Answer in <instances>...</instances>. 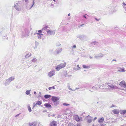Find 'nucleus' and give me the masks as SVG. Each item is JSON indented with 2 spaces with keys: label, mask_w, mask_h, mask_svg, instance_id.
<instances>
[{
  "label": "nucleus",
  "mask_w": 126,
  "mask_h": 126,
  "mask_svg": "<svg viewBox=\"0 0 126 126\" xmlns=\"http://www.w3.org/2000/svg\"><path fill=\"white\" fill-rule=\"evenodd\" d=\"M112 61H116V60H112Z\"/></svg>",
  "instance_id": "69168bd1"
},
{
  "label": "nucleus",
  "mask_w": 126,
  "mask_h": 126,
  "mask_svg": "<svg viewBox=\"0 0 126 126\" xmlns=\"http://www.w3.org/2000/svg\"><path fill=\"white\" fill-rule=\"evenodd\" d=\"M38 32L39 33H41L42 32V31L40 30H39L38 31Z\"/></svg>",
  "instance_id": "603ef678"
},
{
  "label": "nucleus",
  "mask_w": 126,
  "mask_h": 126,
  "mask_svg": "<svg viewBox=\"0 0 126 126\" xmlns=\"http://www.w3.org/2000/svg\"><path fill=\"white\" fill-rule=\"evenodd\" d=\"M73 47L74 48H75L76 47V45H74L73 46Z\"/></svg>",
  "instance_id": "3c124183"
},
{
  "label": "nucleus",
  "mask_w": 126,
  "mask_h": 126,
  "mask_svg": "<svg viewBox=\"0 0 126 126\" xmlns=\"http://www.w3.org/2000/svg\"><path fill=\"white\" fill-rule=\"evenodd\" d=\"M34 94H36V93L35 91L34 92Z\"/></svg>",
  "instance_id": "052dcab7"
},
{
  "label": "nucleus",
  "mask_w": 126,
  "mask_h": 126,
  "mask_svg": "<svg viewBox=\"0 0 126 126\" xmlns=\"http://www.w3.org/2000/svg\"><path fill=\"white\" fill-rule=\"evenodd\" d=\"M83 17H84L85 18H86V16H85V15H84V16H83Z\"/></svg>",
  "instance_id": "bf43d9fd"
},
{
  "label": "nucleus",
  "mask_w": 126,
  "mask_h": 126,
  "mask_svg": "<svg viewBox=\"0 0 126 126\" xmlns=\"http://www.w3.org/2000/svg\"><path fill=\"white\" fill-rule=\"evenodd\" d=\"M104 56V55L103 54H101L100 55H98L96 56H94V58L97 59H99L100 57H102Z\"/></svg>",
  "instance_id": "dca6fc26"
},
{
  "label": "nucleus",
  "mask_w": 126,
  "mask_h": 126,
  "mask_svg": "<svg viewBox=\"0 0 126 126\" xmlns=\"http://www.w3.org/2000/svg\"><path fill=\"white\" fill-rule=\"evenodd\" d=\"M19 114H17V115H16L15 116V117H16L17 116H19Z\"/></svg>",
  "instance_id": "4d7b16f0"
},
{
  "label": "nucleus",
  "mask_w": 126,
  "mask_h": 126,
  "mask_svg": "<svg viewBox=\"0 0 126 126\" xmlns=\"http://www.w3.org/2000/svg\"><path fill=\"white\" fill-rule=\"evenodd\" d=\"M108 85L109 87L112 89H118V87L116 86L113 85L110 83L108 84Z\"/></svg>",
  "instance_id": "6e6552de"
},
{
  "label": "nucleus",
  "mask_w": 126,
  "mask_h": 126,
  "mask_svg": "<svg viewBox=\"0 0 126 126\" xmlns=\"http://www.w3.org/2000/svg\"><path fill=\"white\" fill-rule=\"evenodd\" d=\"M29 32V30L27 29H25L24 31L22 32L21 34V38H23L24 37L28 36Z\"/></svg>",
  "instance_id": "7ed1b4c3"
},
{
  "label": "nucleus",
  "mask_w": 126,
  "mask_h": 126,
  "mask_svg": "<svg viewBox=\"0 0 126 126\" xmlns=\"http://www.w3.org/2000/svg\"><path fill=\"white\" fill-rule=\"evenodd\" d=\"M33 124H34L33 122L32 123H31L29 124V126H33Z\"/></svg>",
  "instance_id": "37998d69"
},
{
  "label": "nucleus",
  "mask_w": 126,
  "mask_h": 126,
  "mask_svg": "<svg viewBox=\"0 0 126 126\" xmlns=\"http://www.w3.org/2000/svg\"><path fill=\"white\" fill-rule=\"evenodd\" d=\"M66 63H61L60 64L57 65L56 67V70L58 71L62 68L64 67L66 65Z\"/></svg>",
  "instance_id": "20e7f679"
},
{
  "label": "nucleus",
  "mask_w": 126,
  "mask_h": 126,
  "mask_svg": "<svg viewBox=\"0 0 126 126\" xmlns=\"http://www.w3.org/2000/svg\"><path fill=\"white\" fill-rule=\"evenodd\" d=\"M77 67H78V68H74V69L75 70H80V68L79 67V65H78L77 66Z\"/></svg>",
  "instance_id": "72a5a7b5"
},
{
  "label": "nucleus",
  "mask_w": 126,
  "mask_h": 126,
  "mask_svg": "<svg viewBox=\"0 0 126 126\" xmlns=\"http://www.w3.org/2000/svg\"><path fill=\"white\" fill-rule=\"evenodd\" d=\"M75 126H81V124L79 123L77 124Z\"/></svg>",
  "instance_id": "de8ad7c7"
},
{
  "label": "nucleus",
  "mask_w": 126,
  "mask_h": 126,
  "mask_svg": "<svg viewBox=\"0 0 126 126\" xmlns=\"http://www.w3.org/2000/svg\"><path fill=\"white\" fill-rule=\"evenodd\" d=\"M51 96L50 95H48V94H46L44 95V97L46 99H47L48 98H49Z\"/></svg>",
  "instance_id": "bb28decb"
},
{
  "label": "nucleus",
  "mask_w": 126,
  "mask_h": 126,
  "mask_svg": "<svg viewBox=\"0 0 126 126\" xmlns=\"http://www.w3.org/2000/svg\"><path fill=\"white\" fill-rule=\"evenodd\" d=\"M37 103L35 104L34 105V106L33 107V108H34V107H35L37 105Z\"/></svg>",
  "instance_id": "5fc2aeb1"
},
{
  "label": "nucleus",
  "mask_w": 126,
  "mask_h": 126,
  "mask_svg": "<svg viewBox=\"0 0 126 126\" xmlns=\"http://www.w3.org/2000/svg\"><path fill=\"white\" fill-rule=\"evenodd\" d=\"M63 105L64 106H69L70 105V104H68V103H63Z\"/></svg>",
  "instance_id": "79ce46f5"
},
{
  "label": "nucleus",
  "mask_w": 126,
  "mask_h": 126,
  "mask_svg": "<svg viewBox=\"0 0 126 126\" xmlns=\"http://www.w3.org/2000/svg\"><path fill=\"white\" fill-rule=\"evenodd\" d=\"M47 76L49 77H51L54 76L55 74V71L54 70L51 71L47 73Z\"/></svg>",
  "instance_id": "39448f33"
},
{
  "label": "nucleus",
  "mask_w": 126,
  "mask_h": 126,
  "mask_svg": "<svg viewBox=\"0 0 126 126\" xmlns=\"http://www.w3.org/2000/svg\"><path fill=\"white\" fill-rule=\"evenodd\" d=\"M118 71L125 72V71L124 70V68H121L120 67L118 68Z\"/></svg>",
  "instance_id": "aec40b11"
},
{
  "label": "nucleus",
  "mask_w": 126,
  "mask_h": 126,
  "mask_svg": "<svg viewBox=\"0 0 126 126\" xmlns=\"http://www.w3.org/2000/svg\"><path fill=\"white\" fill-rule=\"evenodd\" d=\"M62 50L61 48H59L57 49L53 52L54 54L55 55H57L61 53Z\"/></svg>",
  "instance_id": "423d86ee"
},
{
  "label": "nucleus",
  "mask_w": 126,
  "mask_h": 126,
  "mask_svg": "<svg viewBox=\"0 0 126 126\" xmlns=\"http://www.w3.org/2000/svg\"><path fill=\"white\" fill-rule=\"evenodd\" d=\"M37 60L36 59V58L35 57L33 58L31 60V62L34 63L37 62Z\"/></svg>",
  "instance_id": "a211bd4d"
},
{
  "label": "nucleus",
  "mask_w": 126,
  "mask_h": 126,
  "mask_svg": "<svg viewBox=\"0 0 126 126\" xmlns=\"http://www.w3.org/2000/svg\"><path fill=\"white\" fill-rule=\"evenodd\" d=\"M86 118L87 120V122L89 123H91L93 120V118L89 115H88Z\"/></svg>",
  "instance_id": "9b49d317"
},
{
  "label": "nucleus",
  "mask_w": 126,
  "mask_h": 126,
  "mask_svg": "<svg viewBox=\"0 0 126 126\" xmlns=\"http://www.w3.org/2000/svg\"><path fill=\"white\" fill-rule=\"evenodd\" d=\"M112 112L115 114H117L119 113V111L118 110L116 109H114L112 111Z\"/></svg>",
  "instance_id": "412c9836"
},
{
  "label": "nucleus",
  "mask_w": 126,
  "mask_h": 126,
  "mask_svg": "<svg viewBox=\"0 0 126 126\" xmlns=\"http://www.w3.org/2000/svg\"><path fill=\"white\" fill-rule=\"evenodd\" d=\"M28 108L29 112H31L32 111V110L31 109L30 106H28Z\"/></svg>",
  "instance_id": "2f4dec72"
},
{
  "label": "nucleus",
  "mask_w": 126,
  "mask_h": 126,
  "mask_svg": "<svg viewBox=\"0 0 126 126\" xmlns=\"http://www.w3.org/2000/svg\"><path fill=\"white\" fill-rule=\"evenodd\" d=\"M70 15V13H69L68 14V16H69Z\"/></svg>",
  "instance_id": "680f3d73"
},
{
  "label": "nucleus",
  "mask_w": 126,
  "mask_h": 126,
  "mask_svg": "<svg viewBox=\"0 0 126 126\" xmlns=\"http://www.w3.org/2000/svg\"><path fill=\"white\" fill-rule=\"evenodd\" d=\"M34 3H35L34 1V0H33V4L32 5V6L29 8L28 7H26L27 9H28L30 10L32 8V7L34 5Z\"/></svg>",
  "instance_id": "393cba45"
},
{
  "label": "nucleus",
  "mask_w": 126,
  "mask_h": 126,
  "mask_svg": "<svg viewBox=\"0 0 126 126\" xmlns=\"http://www.w3.org/2000/svg\"><path fill=\"white\" fill-rule=\"evenodd\" d=\"M120 112L121 114L124 115L126 113V110H120Z\"/></svg>",
  "instance_id": "4be33fe9"
},
{
  "label": "nucleus",
  "mask_w": 126,
  "mask_h": 126,
  "mask_svg": "<svg viewBox=\"0 0 126 126\" xmlns=\"http://www.w3.org/2000/svg\"><path fill=\"white\" fill-rule=\"evenodd\" d=\"M15 78L14 77H11L7 79L10 83L11 81H13Z\"/></svg>",
  "instance_id": "f3484780"
},
{
  "label": "nucleus",
  "mask_w": 126,
  "mask_h": 126,
  "mask_svg": "<svg viewBox=\"0 0 126 126\" xmlns=\"http://www.w3.org/2000/svg\"><path fill=\"white\" fill-rule=\"evenodd\" d=\"M83 67L84 68H89V66H87L85 65H83Z\"/></svg>",
  "instance_id": "e433bc0d"
},
{
  "label": "nucleus",
  "mask_w": 126,
  "mask_h": 126,
  "mask_svg": "<svg viewBox=\"0 0 126 126\" xmlns=\"http://www.w3.org/2000/svg\"><path fill=\"white\" fill-rule=\"evenodd\" d=\"M31 54L30 53H29L26 55L25 56V57L26 58H28L30 57L31 56Z\"/></svg>",
  "instance_id": "a878e982"
},
{
  "label": "nucleus",
  "mask_w": 126,
  "mask_h": 126,
  "mask_svg": "<svg viewBox=\"0 0 126 126\" xmlns=\"http://www.w3.org/2000/svg\"><path fill=\"white\" fill-rule=\"evenodd\" d=\"M44 106L46 107L47 108H51V105L48 104V103H46L44 104Z\"/></svg>",
  "instance_id": "6ab92c4d"
},
{
  "label": "nucleus",
  "mask_w": 126,
  "mask_h": 126,
  "mask_svg": "<svg viewBox=\"0 0 126 126\" xmlns=\"http://www.w3.org/2000/svg\"><path fill=\"white\" fill-rule=\"evenodd\" d=\"M21 5L20 1H16L15 3L14 7L17 10L20 11L21 10L20 7Z\"/></svg>",
  "instance_id": "f257e3e1"
},
{
  "label": "nucleus",
  "mask_w": 126,
  "mask_h": 126,
  "mask_svg": "<svg viewBox=\"0 0 126 126\" xmlns=\"http://www.w3.org/2000/svg\"><path fill=\"white\" fill-rule=\"evenodd\" d=\"M92 90H97L98 89V88L97 87H95L94 86H93V87H92Z\"/></svg>",
  "instance_id": "c9c22d12"
},
{
  "label": "nucleus",
  "mask_w": 126,
  "mask_h": 126,
  "mask_svg": "<svg viewBox=\"0 0 126 126\" xmlns=\"http://www.w3.org/2000/svg\"><path fill=\"white\" fill-rule=\"evenodd\" d=\"M117 10H114V11H113V12H116V11H117Z\"/></svg>",
  "instance_id": "0e129e2a"
},
{
  "label": "nucleus",
  "mask_w": 126,
  "mask_h": 126,
  "mask_svg": "<svg viewBox=\"0 0 126 126\" xmlns=\"http://www.w3.org/2000/svg\"><path fill=\"white\" fill-rule=\"evenodd\" d=\"M8 79H7L6 80L4 81L3 82V84L5 86H7L8 85L10 82L8 81Z\"/></svg>",
  "instance_id": "2eb2a0df"
},
{
  "label": "nucleus",
  "mask_w": 126,
  "mask_h": 126,
  "mask_svg": "<svg viewBox=\"0 0 126 126\" xmlns=\"http://www.w3.org/2000/svg\"><path fill=\"white\" fill-rule=\"evenodd\" d=\"M47 27H44L43 28L42 30H46V29H47Z\"/></svg>",
  "instance_id": "09e8293b"
},
{
  "label": "nucleus",
  "mask_w": 126,
  "mask_h": 126,
  "mask_svg": "<svg viewBox=\"0 0 126 126\" xmlns=\"http://www.w3.org/2000/svg\"><path fill=\"white\" fill-rule=\"evenodd\" d=\"M89 58L91 59H92V57H91V56L89 57Z\"/></svg>",
  "instance_id": "e2e57ef3"
},
{
  "label": "nucleus",
  "mask_w": 126,
  "mask_h": 126,
  "mask_svg": "<svg viewBox=\"0 0 126 126\" xmlns=\"http://www.w3.org/2000/svg\"><path fill=\"white\" fill-rule=\"evenodd\" d=\"M55 87H54V86H52V87H49L48 89L49 90H51V89H55Z\"/></svg>",
  "instance_id": "58836bf2"
},
{
  "label": "nucleus",
  "mask_w": 126,
  "mask_h": 126,
  "mask_svg": "<svg viewBox=\"0 0 126 126\" xmlns=\"http://www.w3.org/2000/svg\"><path fill=\"white\" fill-rule=\"evenodd\" d=\"M31 91V90H27L25 92V94L27 95H29Z\"/></svg>",
  "instance_id": "cd10ccee"
},
{
  "label": "nucleus",
  "mask_w": 126,
  "mask_h": 126,
  "mask_svg": "<svg viewBox=\"0 0 126 126\" xmlns=\"http://www.w3.org/2000/svg\"><path fill=\"white\" fill-rule=\"evenodd\" d=\"M76 37L77 38L81 40L83 42L86 41L87 40V36L84 35H77Z\"/></svg>",
  "instance_id": "f03ea898"
},
{
  "label": "nucleus",
  "mask_w": 126,
  "mask_h": 126,
  "mask_svg": "<svg viewBox=\"0 0 126 126\" xmlns=\"http://www.w3.org/2000/svg\"><path fill=\"white\" fill-rule=\"evenodd\" d=\"M68 87V88H69V89L70 90H71V91H75V90H72V89L71 88H70V86H69Z\"/></svg>",
  "instance_id": "a18cd8bd"
},
{
  "label": "nucleus",
  "mask_w": 126,
  "mask_h": 126,
  "mask_svg": "<svg viewBox=\"0 0 126 126\" xmlns=\"http://www.w3.org/2000/svg\"><path fill=\"white\" fill-rule=\"evenodd\" d=\"M60 45H61V44H60V45H56V46H59Z\"/></svg>",
  "instance_id": "338daca9"
},
{
  "label": "nucleus",
  "mask_w": 126,
  "mask_h": 126,
  "mask_svg": "<svg viewBox=\"0 0 126 126\" xmlns=\"http://www.w3.org/2000/svg\"><path fill=\"white\" fill-rule=\"evenodd\" d=\"M109 88H106L104 89V90L103 91L104 92H107L109 91Z\"/></svg>",
  "instance_id": "7c9ffc66"
},
{
  "label": "nucleus",
  "mask_w": 126,
  "mask_h": 126,
  "mask_svg": "<svg viewBox=\"0 0 126 126\" xmlns=\"http://www.w3.org/2000/svg\"><path fill=\"white\" fill-rule=\"evenodd\" d=\"M68 126H75V125L71 123L68 124Z\"/></svg>",
  "instance_id": "a19ab883"
},
{
  "label": "nucleus",
  "mask_w": 126,
  "mask_h": 126,
  "mask_svg": "<svg viewBox=\"0 0 126 126\" xmlns=\"http://www.w3.org/2000/svg\"><path fill=\"white\" fill-rule=\"evenodd\" d=\"M34 124H33V126H37L38 125V123L36 122H33Z\"/></svg>",
  "instance_id": "c756f323"
},
{
  "label": "nucleus",
  "mask_w": 126,
  "mask_h": 126,
  "mask_svg": "<svg viewBox=\"0 0 126 126\" xmlns=\"http://www.w3.org/2000/svg\"><path fill=\"white\" fill-rule=\"evenodd\" d=\"M97 44V42H93L91 43V44L92 45H96Z\"/></svg>",
  "instance_id": "473e14b6"
},
{
  "label": "nucleus",
  "mask_w": 126,
  "mask_h": 126,
  "mask_svg": "<svg viewBox=\"0 0 126 126\" xmlns=\"http://www.w3.org/2000/svg\"><path fill=\"white\" fill-rule=\"evenodd\" d=\"M31 63L29 62H27L26 63L27 65L28 66V68L31 66Z\"/></svg>",
  "instance_id": "c85d7f7f"
},
{
  "label": "nucleus",
  "mask_w": 126,
  "mask_h": 126,
  "mask_svg": "<svg viewBox=\"0 0 126 126\" xmlns=\"http://www.w3.org/2000/svg\"><path fill=\"white\" fill-rule=\"evenodd\" d=\"M96 119H97V117H95L94 118V120H96Z\"/></svg>",
  "instance_id": "13d9d810"
},
{
  "label": "nucleus",
  "mask_w": 126,
  "mask_h": 126,
  "mask_svg": "<svg viewBox=\"0 0 126 126\" xmlns=\"http://www.w3.org/2000/svg\"><path fill=\"white\" fill-rule=\"evenodd\" d=\"M53 49H50L49 50V53L50 54H52L53 52Z\"/></svg>",
  "instance_id": "ea45409f"
},
{
  "label": "nucleus",
  "mask_w": 126,
  "mask_h": 126,
  "mask_svg": "<svg viewBox=\"0 0 126 126\" xmlns=\"http://www.w3.org/2000/svg\"><path fill=\"white\" fill-rule=\"evenodd\" d=\"M95 19L97 21H99V19H97L96 18H95Z\"/></svg>",
  "instance_id": "6e6d98bb"
},
{
  "label": "nucleus",
  "mask_w": 126,
  "mask_h": 126,
  "mask_svg": "<svg viewBox=\"0 0 126 126\" xmlns=\"http://www.w3.org/2000/svg\"><path fill=\"white\" fill-rule=\"evenodd\" d=\"M49 125L50 126H56L57 125V122L55 121H53L50 123Z\"/></svg>",
  "instance_id": "f8f14e48"
},
{
  "label": "nucleus",
  "mask_w": 126,
  "mask_h": 126,
  "mask_svg": "<svg viewBox=\"0 0 126 126\" xmlns=\"http://www.w3.org/2000/svg\"><path fill=\"white\" fill-rule=\"evenodd\" d=\"M119 85L122 87L124 88L126 87V83L124 81H122L120 82Z\"/></svg>",
  "instance_id": "1a4fd4ad"
},
{
  "label": "nucleus",
  "mask_w": 126,
  "mask_h": 126,
  "mask_svg": "<svg viewBox=\"0 0 126 126\" xmlns=\"http://www.w3.org/2000/svg\"><path fill=\"white\" fill-rule=\"evenodd\" d=\"M37 35L38 36V38H41V35H42L43 34H42L41 33H37Z\"/></svg>",
  "instance_id": "f704fd0d"
},
{
  "label": "nucleus",
  "mask_w": 126,
  "mask_h": 126,
  "mask_svg": "<svg viewBox=\"0 0 126 126\" xmlns=\"http://www.w3.org/2000/svg\"><path fill=\"white\" fill-rule=\"evenodd\" d=\"M91 87V86L89 84H87L84 85V88L87 89V88H89Z\"/></svg>",
  "instance_id": "5701e85b"
},
{
  "label": "nucleus",
  "mask_w": 126,
  "mask_h": 126,
  "mask_svg": "<svg viewBox=\"0 0 126 126\" xmlns=\"http://www.w3.org/2000/svg\"><path fill=\"white\" fill-rule=\"evenodd\" d=\"M39 96L40 97H41V93H40V92L39 93Z\"/></svg>",
  "instance_id": "8fccbe9b"
},
{
  "label": "nucleus",
  "mask_w": 126,
  "mask_h": 126,
  "mask_svg": "<svg viewBox=\"0 0 126 126\" xmlns=\"http://www.w3.org/2000/svg\"><path fill=\"white\" fill-rule=\"evenodd\" d=\"M122 4L124 6H126V3L125 4V2H123Z\"/></svg>",
  "instance_id": "864d4df0"
},
{
  "label": "nucleus",
  "mask_w": 126,
  "mask_h": 126,
  "mask_svg": "<svg viewBox=\"0 0 126 126\" xmlns=\"http://www.w3.org/2000/svg\"><path fill=\"white\" fill-rule=\"evenodd\" d=\"M47 34L49 35H54L55 34V31H51L50 30H48L47 31Z\"/></svg>",
  "instance_id": "9d476101"
},
{
  "label": "nucleus",
  "mask_w": 126,
  "mask_h": 126,
  "mask_svg": "<svg viewBox=\"0 0 126 126\" xmlns=\"http://www.w3.org/2000/svg\"><path fill=\"white\" fill-rule=\"evenodd\" d=\"M26 2H27L28 0H24Z\"/></svg>",
  "instance_id": "774afa93"
},
{
  "label": "nucleus",
  "mask_w": 126,
  "mask_h": 126,
  "mask_svg": "<svg viewBox=\"0 0 126 126\" xmlns=\"http://www.w3.org/2000/svg\"><path fill=\"white\" fill-rule=\"evenodd\" d=\"M74 119L77 121L80 122L82 121V118L81 117H79L77 115H75L74 117Z\"/></svg>",
  "instance_id": "0eeeda50"
},
{
  "label": "nucleus",
  "mask_w": 126,
  "mask_h": 126,
  "mask_svg": "<svg viewBox=\"0 0 126 126\" xmlns=\"http://www.w3.org/2000/svg\"><path fill=\"white\" fill-rule=\"evenodd\" d=\"M104 118L102 117L101 118H99L98 119V121L99 123H103L104 120Z\"/></svg>",
  "instance_id": "4468645a"
},
{
  "label": "nucleus",
  "mask_w": 126,
  "mask_h": 126,
  "mask_svg": "<svg viewBox=\"0 0 126 126\" xmlns=\"http://www.w3.org/2000/svg\"><path fill=\"white\" fill-rule=\"evenodd\" d=\"M59 99L58 97L54 96H52L51 98V100L53 102L57 101Z\"/></svg>",
  "instance_id": "ddd939ff"
},
{
  "label": "nucleus",
  "mask_w": 126,
  "mask_h": 126,
  "mask_svg": "<svg viewBox=\"0 0 126 126\" xmlns=\"http://www.w3.org/2000/svg\"><path fill=\"white\" fill-rule=\"evenodd\" d=\"M39 44V43L38 42H35V46H37Z\"/></svg>",
  "instance_id": "c03bdc74"
},
{
  "label": "nucleus",
  "mask_w": 126,
  "mask_h": 126,
  "mask_svg": "<svg viewBox=\"0 0 126 126\" xmlns=\"http://www.w3.org/2000/svg\"><path fill=\"white\" fill-rule=\"evenodd\" d=\"M116 106H115L113 104H112L111 106H110V108H112L113 107H116Z\"/></svg>",
  "instance_id": "49530a36"
},
{
  "label": "nucleus",
  "mask_w": 126,
  "mask_h": 126,
  "mask_svg": "<svg viewBox=\"0 0 126 126\" xmlns=\"http://www.w3.org/2000/svg\"><path fill=\"white\" fill-rule=\"evenodd\" d=\"M53 105L55 106H57L59 104V102L58 101H54L53 103Z\"/></svg>",
  "instance_id": "b1692460"
},
{
  "label": "nucleus",
  "mask_w": 126,
  "mask_h": 126,
  "mask_svg": "<svg viewBox=\"0 0 126 126\" xmlns=\"http://www.w3.org/2000/svg\"><path fill=\"white\" fill-rule=\"evenodd\" d=\"M42 104V102L40 101H38L37 102V104L38 105H40Z\"/></svg>",
  "instance_id": "4c0bfd02"
}]
</instances>
